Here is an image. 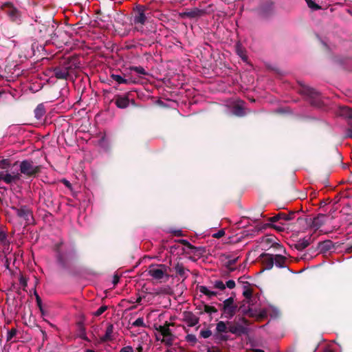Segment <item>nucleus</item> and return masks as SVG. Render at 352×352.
Wrapping results in <instances>:
<instances>
[{
	"instance_id": "nucleus-31",
	"label": "nucleus",
	"mask_w": 352,
	"mask_h": 352,
	"mask_svg": "<svg viewBox=\"0 0 352 352\" xmlns=\"http://www.w3.org/2000/svg\"><path fill=\"white\" fill-rule=\"evenodd\" d=\"M229 260L226 263L225 266L230 272H234L236 268L233 265L237 262L239 257L231 259L230 256H227Z\"/></svg>"
},
{
	"instance_id": "nucleus-36",
	"label": "nucleus",
	"mask_w": 352,
	"mask_h": 352,
	"mask_svg": "<svg viewBox=\"0 0 352 352\" xmlns=\"http://www.w3.org/2000/svg\"><path fill=\"white\" fill-rule=\"evenodd\" d=\"M267 317V311L265 309H262L258 313L256 311V316L254 317L256 320H262Z\"/></svg>"
},
{
	"instance_id": "nucleus-63",
	"label": "nucleus",
	"mask_w": 352,
	"mask_h": 352,
	"mask_svg": "<svg viewBox=\"0 0 352 352\" xmlns=\"http://www.w3.org/2000/svg\"><path fill=\"white\" fill-rule=\"evenodd\" d=\"M273 238L272 237H266L265 239H264V242L267 244H270V243H273Z\"/></svg>"
},
{
	"instance_id": "nucleus-48",
	"label": "nucleus",
	"mask_w": 352,
	"mask_h": 352,
	"mask_svg": "<svg viewBox=\"0 0 352 352\" xmlns=\"http://www.w3.org/2000/svg\"><path fill=\"white\" fill-rule=\"evenodd\" d=\"M204 311L208 314L216 313L217 312V309L212 306H210L208 305H204Z\"/></svg>"
},
{
	"instance_id": "nucleus-27",
	"label": "nucleus",
	"mask_w": 352,
	"mask_h": 352,
	"mask_svg": "<svg viewBox=\"0 0 352 352\" xmlns=\"http://www.w3.org/2000/svg\"><path fill=\"white\" fill-rule=\"evenodd\" d=\"M311 236L308 239L304 238L302 239L299 240L295 245L294 247L298 250H302L309 246L310 244Z\"/></svg>"
},
{
	"instance_id": "nucleus-39",
	"label": "nucleus",
	"mask_w": 352,
	"mask_h": 352,
	"mask_svg": "<svg viewBox=\"0 0 352 352\" xmlns=\"http://www.w3.org/2000/svg\"><path fill=\"white\" fill-rule=\"evenodd\" d=\"M11 161L10 159H3L0 160V168L8 169L10 167Z\"/></svg>"
},
{
	"instance_id": "nucleus-41",
	"label": "nucleus",
	"mask_w": 352,
	"mask_h": 352,
	"mask_svg": "<svg viewBox=\"0 0 352 352\" xmlns=\"http://www.w3.org/2000/svg\"><path fill=\"white\" fill-rule=\"evenodd\" d=\"M130 69L131 71H134L136 73L141 74V75L145 76L147 74V72H146V70L141 66H139V67L133 66V67H130Z\"/></svg>"
},
{
	"instance_id": "nucleus-38",
	"label": "nucleus",
	"mask_w": 352,
	"mask_h": 352,
	"mask_svg": "<svg viewBox=\"0 0 352 352\" xmlns=\"http://www.w3.org/2000/svg\"><path fill=\"white\" fill-rule=\"evenodd\" d=\"M114 20L117 23L123 25L125 23V16L123 14L117 13Z\"/></svg>"
},
{
	"instance_id": "nucleus-20",
	"label": "nucleus",
	"mask_w": 352,
	"mask_h": 352,
	"mask_svg": "<svg viewBox=\"0 0 352 352\" xmlns=\"http://www.w3.org/2000/svg\"><path fill=\"white\" fill-rule=\"evenodd\" d=\"M21 179V174L17 173L14 175H11L8 173H3V181L7 184H11L12 183H16Z\"/></svg>"
},
{
	"instance_id": "nucleus-52",
	"label": "nucleus",
	"mask_w": 352,
	"mask_h": 352,
	"mask_svg": "<svg viewBox=\"0 0 352 352\" xmlns=\"http://www.w3.org/2000/svg\"><path fill=\"white\" fill-rule=\"evenodd\" d=\"M214 287L220 290H224L226 289V285L221 280H216Z\"/></svg>"
},
{
	"instance_id": "nucleus-32",
	"label": "nucleus",
	"mask_w": 352,
	"mask_h": 352,
	"mask_svg": "<svg viewBox=\"0 0 352 352\" xmlns=\"http://www.w3.org/2000/svg\"><path fill=\"white\" fill-rule=\"evenodd\" d=\"M285 218H286V213L278 212V214H275L274 216L269 218L268 221L270 222H272V223L278 222L282 220L285 221Z\"/></svg>"
},
{
	"instance_id": "nucleus-22",
	"label": "nucleus",
	"mask_w": 352,
	"mask_h": 352,
	"mask_svg": "<svg viewBox=\"0 0 352 352\" xmlns=\"http://www.w3.org/2000/svg\"><path fill=\"white\" fill-rule=\"evenodd\" d=\"M274 265H275L277 267L279 268H286L287 267L286 265L287 258L281 254H274Z\"/></svg>"
},
{
	"instance_id": "nucleus-29",
	"label": "nucleus",
	"mask_w": 352,
	"mask_h": 352,
	"mask_svg": "<svg viewBox=\"0 0 352 352\" xmlns=\"http://www.w3.org/2000/svg\"><path fill=\"white\" fill-rule=\"evenodd\" d=\"M45 113V109L43 104H39L37 105L36 109H34V115L35 117L39 120L41 119Z\"/></svg>"
},
{
	"instance_id": "nucleus-8",
	"label": "nucleus",
	"mask_w": 352,
	"mask_h": 352,
	"mask_svg": "<svg viewBox=\"0 0 352 352\" xmlns=\"http://www.w3.org/2000/svg\"><path fill=\"white\" fill-rule=\"evenodd\" d=\"M2 10L9 16L11 21L19 24L21 21V12L10 2H6L1 6Z\"/></svg>"
},
{
	"instance_id": "nucleus-5",
	"label": "nucleus",
	"mask_w": 352,
	"mask_h": 352,
	"mask_svg": "<svg viewBox=\"0 0 352 352\" xmlns=\"http://www.w3.org/2000/svg\"><path fill=\"white\" fill-rule=\"evenodd\" d=\"M168 267L164 264L151 265L147 271L148 274L160 283L167 281L170 275L167 274Z\"/></svg>"
},
{
	"instance_id": "nucleus-26",
	"label": "nucleus",
	"mask_w": 352,
	"mask_h": 352,
	"mask_svg": "<svg viewBox=\"0 0 352 352\" xmlns=\"http://www.w3.org/2000/svg\"><path fill=\"white\" fill-rule=\"evenodd\" d=\"M170 325H173V324L166 322L164 325H160L158 328H157V330L163 336V337L170 336L172 333L170 329H169Z\"/></svg>"
},
{
	"instance_id": "nucleus-51",
	"label": "nucleus",
	"mask_w": 352,
	"mask_h": 352,
	"mask_svg": "<svg viewBox=\"0 0 352 352\" xmlns=\"http://www.w3.org/2000/svg\"><path fill=\"white\" fill-rule=\"evenodd\" d=\"M243 295L246 299L250 300L252 296V289L250 288L245 289L243 292Z\"/></svg>"
},
{
	"instance_id": "nucleus-4",
	"label": "nucleus",
	"mask_w": 352,
	"mask_h": 352,
	"mask_svg": "<svg viewBox=\"0 0 352 352\" xmlns=\"http://www.w3.org/2000/svg\"><path fill=\"white\" fill-rule=\"evenodd\" d=\"M76 67L72 60L67 59L60 63L58 66L52 69L53 75L60 80H67L69 76V72Z\"/></svg>"
},
{
	"instance_id": "nucleus-9",
	"label": "nucleus",
	"mask_w": 352,
	"mask_h": 352,
	"mask_svg": "<svg viewBox=\"0 0 352 352\" xmlns=\"http://www.w3.org/2000/svg\"><path fill=\"white\" fill-rule=\"evenodd\" d=\"M11 209L14 210L16 215L23 219L25 221L26 225L31 224L33 221V212L27 206H21L20 208L16 206H11Z\"/></svg>"
},
{
	"instance_id": "nucleus-34",
	"label": "nucleus",
	"mask_w": 352,
	"mask_h": 352,
	"mask_svg": "<svg viewBox=\"0 0 352 352\" xmlns=\"http://www.w3.org/2000/svg\"><path fill=\"white\" fill-rule=\"evenodd\" d=\"M340 114L343 117L352 119V109L349 107H343L340 109Z\"/></svg>"
},
{
	"instance_id": "nucleus-2",
	"label": "nucleus",
	"mask_w": 352,
	"mask_h": 352,
	"mask_svg": "<svg viewBox=\"0 0 352 352\" xmlns=\"http://www.w3.org/2000/svg\"><path fill=\"white\" fill-rule=\"evenodd\" d=\"M36 25H32L34 30V36L36 40L45 41L46 43L51 41H59L67 32L63 28H58L54 21L41 23L36 21Z\"/></svg>"
},
{
	"instance_id": "nucleus-3",
	"label": "nucleus",
	"mask_w": 352,
	"mask_h": 352,
	"mask_svg": "<svg viewBox=\"0 0 352 352\" xmlns=\"http://www.w3.org/2000/svg\"><path fill=\"white\" fill-rule=\"evenodd\" d=\"M63 243L60 241L54 246L56 263L62 270H69L77 258V251L75 248H63Z\"/></svg>"
},
{
	"instance_id": "nucleus-53",
	"label": "nucleus",
	"mask_w": 352,
	"mask_h": 352,
	"mask_svg": "<svg viewBox=\"0 0 352 352\" xmlns=\"http://www.w3.org/2000/svg\"><path fill=\"white\" fill-rule=\"evenodd\" d=\"M19 283L21 285V286L23 287V290H25V287L28 285L27 278L25 276H23V275H21V276L19 278Z\"/></svg>"
},
{
	"instance_id": "nucleus-43",
	"label": "nucleus",
	"mask_w": 352,
	"mask_h": 352,
	"mask_svg": "<svg viewBox=\"0 0 352 352\" xmlns=\"http://www.w3.org/2000/svg\"><path fill=\"white\" fill-rule=\"evenodd\" d=\"M232 305H236L234 303V300L233 297H230V298L226 299L223 302V304H219V306H221V307L232 306Z\"/></svg>"
},
{
	"instance_id": "nucleus-64",
	"label": "nucleus",
	"mask_w": 352,
	"mask_h": 352,
	"mask_svg": "<svg viewBox=\"0 0 352 352\" xmlns=\"http://www.w3.org/2000/svg\"><path fill=\"white\" fill-rule=\"evenodd\" d=\"M62 182L65 185V186H67L68 188H71L72 187V185H71L70 182L69 181H67V179H63Z\"/></svg>"
},
{
	"instance_id": "nucleus-61",
	"label": "nucleus",
	"mask_w": 352,
	"mask_h": 352,
	"mask_svg": "<svg viewBox=\"0 0 352 352\" xmlns=\"http://www.w3.org/2000/svg\"><path fill=\"white\" fill-rule=\"evenodd\" d=\"M239 320L241 321L243 324L246 326H249L251 323L250 322L246 319L245 317H241L239 318Z\"/></svg>"
},
{
	"instance_id": "nucleus-15",
	"label": "nucleus",
	"mask_w": 352,
	"mask_h": 352,
	"mask_svg": "<svg viewBox=\"0 0 352 352\" xmlns=\"http://www.w3.org/2000/svg\"><path fill=\"white\" fill-rule=\"evenodd\" d=\"M182 317L183 321L185 322L189 327L195 326L199 320V318L191 311H184L182 313Z\"/></svg>"
},
{
	"instance_id": "nucleus-17",
	"label": "nucleus",
	"mask_w": 352,
	"mask_h": 352,
	"mask_svg": "<svg viewBox=\"0 0 352 352\" xmlns=\"http://www.w3.org/2000/svg\"><path fill=\"white\" fill-rule=\"evenodd\" d=\"M237 305L221 307L222 314L221 318L231 319L237 312Z\"/></svg>"
},
{
	"instance_id": "nucleus-25",
	"label": "nucleus",
	"mask_w": 352,
	"mask_h": 352,
	"mask_svg": "<svg viewBox=\"0 0 352 352\" xmlns=\"http://www.w3.org/2000/svg\"><path fill=\"white\" fill-rule=\"evenodd\" d=\"M237 311H240L243 315H248L251 318L256 316V309H253L250 307L246 308L245 305L238 307Z\"/></svg>"
},
{
	"instance_id": "nucleus-6",
	"label": "nucleus",
	"mask_w": 352,
	"mask_h": 352,
	"mask_svg": "<svg viewBox=\"0 0 352 352\" xmlns=\"http://www.w3.org/2000/svg\"><path fill=\"white\" fill-rule=\"evenodd\" d=\"M20 174L28 177H35L41 172V166H35L32 161L23 160L20 164Z\"/></svg>"
},
{
	"instance_id": "nucleus-62",
	"label": "nucleus",
	"mask_w": 352,
	"mask_h": 352,
	"mask_svg": "<svg viewBox=\"0 0 352 352\" xmlns=\"http://www.w3.org/2000/svg\"><path fill=\"white\" fill-rule=\"evenodd\" d=\"M120 280V276L118 274H115L113 278V284L117 285Z\"/></svg>"
},
{
	"instance_id": "nucleus-49",
	"label": "nucleus",
	"mask_w": 352,
	"mask_h": 352,
	"mask_svg": "<svg viewBox=\"0 0 352 352\" xmlns=\"http://www.w3.org/2000/svg\"><path fill=\"white\" fill-rule=\"evenodd\" d=\"M107 308L108 307L106 305L101 306L96 312H94V316L96 317L100 316L107 309Z\"/></svg>"
},
{
	"instance_id": "nucleus-37",
	"label": "nucleus",
	"mask_w": 352,
	"mask_h": 352,
	"mask_svg": "<svg viewBox=\"0 0 352 352\" xmlns=\"http://www.w3.org/2000/svg\"><path fill=\"white\" fill-rule=\"evenodd\" d=\"M174 338L175 336L171 333L170 336H164L161 341L166 346H170L173 344Z\"/></svg>"
},
{
	"instance_id": "nucleus-44",
	"label": "nucleus",
	"mask_w": 352,
	"mask_h": 352,
	"mask_svg": "<svg viewBox=\"0 0 352 352\" xmlns=\"http://www.w3.org/2000/svg\"><path fill=\"white\" fill-rule=\"evenodd\" d=\"M236 53L243 60H247L248 56L245 51L239 45L236 46Z\"/></svg>"
},
{
	"instance_id": "nucleus-57",
	"label": "nucleus",
	"mask_w": 352,
	"mask_h": 352,
	"mask_svg": "<svg viewBox=\"0 0 352 352\" xmlns=\"http://www.w3.org/2000/svg\"><path fill=\"white\" fill-rule=\"evenodd\" d=\"M227 287H228L229 289H233L236 286V284H235V282L233 280H229L226 282V285H225Z\"/></svg>"
},
{
	"instance_id": "nucleus-45",
	"label": "nucleus",
	"mask_w": 352,
	"mask_h": 352,
	"mask_svg": "<svg viewBox=\"0 0 352 352\" xmlns=\"http://www.w3.org/2000/svg\"><path fill=\"white\" fill-rule=\"evenodd\" d=\"M186 340L188 342L191 343L192 345H195L197 343V339L196 336L194 334H188L186 336Z\"/></svg>"
},
{
	"instance_id": "nucleus-35",
	"label": "nucleus",
	"mask_w": 352,
	"mask_h": 352,
	"mask_svg": "<svg viewBox=\"0 0 352 352\" xmlns=\"http://www.w3.org/2000/svg\"><path fill=\"white\" fill-rule=\"evenodd\" d=\"M232 113L235 116H239V117L245 116V111H244L243 108L239 104H236L234 106L233 109H232Z\"/></svg>"
},
{
	"instance_id": "nucleus-23",
	"label": "nucleus",
	"mask_w": 352,
	"mask_h": 352,
	"mask_svg": "<svg viewBox=\"0 0 352 352\" xmlns=\"http://www.w3.org/2000/svg\"><path fill=\"white\" fill-rule=\"evenodd\" d=\"M179 242L182 245H185L187 248L191 250V252L194 254L199 253L201 254L204 252V248L201 247H195L190 244L187 240L180 239Z\"/></svg>"
},
{
	"instance_id": "nucleus-33",
	"label": "nucleus",
	"mask_w": 352,
	"mask_h": 352,
	"mask_svg": "<svg viewBox=\"0 0 352 352\" xmlns=\"http://www.w3.org/2000/svg\"><path fill=\"white\" fill-rule=\"evenodd\" d=\"M199 290L201 293L205 294L206 296H208L209 298H211L212 296H216L217 295V292L210 291L207 287L201 285L199 287Z\"/></svg>"
},
{
	"instance_id": "nucleus-1",
	"label": "nucleus",
	"mask_w": 352,
	"mask_h": 352,
	"mask_svg": "<svg viewBox=\"0 0 352 352\" xmlns=\"http://www.w3.org/2000/svg\"><path fill=\"white\" fill-rule=\"evenodd\" d=\"M147 8L143 5H137L133 9V24L134 25V30L140 32L142 35L145 37L140 38L143 41L141 44L143 46H151L155 42L156 30L155 27L146 23L147 16H146V11Z\"/></svg>"
},
{
	"instance_id": "nucleus-42",
	"label": "nucleus",
	"mask_w": 352,
	"mask_h": 352,
	"mask_svg": "<svg viewBox=\"0 0 352 352\" xmlns=\"http://www.w3.org/2000/svg\"><path fill=\"white\" fill-rule=\"evenodd\" d=\"M308 7L314 10H318L321 9V6L316 3L312 0H305Z\"/></svg>"
},
{
	"instance_id": "nucleus-59",
	"label": "nucleus",
	"mask_w": 352,
	"mask_h": 352,
	"mask_svg": "<svg viewBox=\"0 0 352 352\" xmlns=\"http://www.w3.org/2000/svg\"><path fill=\"white\" fill-rule=\"evenodd\" d=\"M267 226L275 229L276 230H277L278 232H283L284 230V228L282 226H276V225L270 224V223L267 224Z\"/></svg>"
},
{
	"instance_id": "nucleus-30",
	"label": "nucleus",
	"mask_w": 352,
	"mask_h": 352,
	"mask_svg": "<svg viewBox=\"0 0 352 352\" xmlns=\"http://www.w3.org/2000/svg\"><path fill=\"white\" fill-rule=\"evenodd\" d=\"M111 78L113 80L116 81L118 84H126L127 85V84H129L131 82L130 79H126L118 74H112L111 75Z\"/></svg>"
},
{
	"instance_id": "nucleus-16",
	"label": "nucleus",
	"mask_w": 352,
	"mask_h": 352,
	"mask_svg": "<svg viewBox=\"0 0 352 352\" xmlns=\"http://www.w3.org/2000/svg\"><path fill=\"white\" fill-rule=\"evenodd\" d=\"M129 94L127 95H116L114 97V102L117 107L120 109L126 108L129 104Z\"/></svg>"
},
{
	"instance_id": "nucleus-18",
	"label": "nucleus",
	"mask_w": 352,
	"mask_h": 352,
	"mask_svg": "<svg viewBox=\"0 0 352 352\" xmlns=\"http://www.w3.org/2000/svg\"><path fill=\"white\" fill-rule=\"evenodd\" d=\"M318 249L320 250V252L321 253H327V252L333 250L334 245L331 241L326 240L318 243Z\"/></svg>"
},
{
	"instance_id": "nucleus-60",
	"label": "nucleus",
	"mask_w": 352,
	"mask_h": 352,
	"mask_svg": "<svg viewBox=\"0 0 352 352\" xmlns=\"http://www.w3.org/2000/svg\"><path fill=\"white\" fill-rule=\"evenodd\" d=\"M120 352H134V351H133V349L132 346H127L122 347L120 350Z\"/></svg>"
},
{
	"instance_id": "nucleus-46",
	"label": "nucleus",
	"mask_w": 352,
	"mask_h": 352,
	"mask_svg": "<svg viewBox=\"0 0 352 352\" xmlns=\"http://www.w3.org/2000/svg\"><path fill=\"white\" fill-rule=\"evenodd\" d=\"M16 333L17 330L15 328H12L10 330H9L7 334V342L10 341L12 339V338L16 336Z\"/></svg>"
},
{
	"instance_id": "nucleus-7",
	"label": "nucleus",
	"mask_w": 352,
	"mask_h": 352,
	"mask_svg": "<svg viewBox=\"0 0 352 352\" xmlns=\"http://www.w3.org/2000/svg\"><path fill=\"white\" fill-rule=\"evenodd\" d=\"M300 94L308 97L311 105L318 107L320 105L321 101L320 98V94L316 89L309 86L300 84L299 89Z\"/></svg>"
},
{
	"instance_id": "nucleus-11",
	"label": "nucleus",
	"mask_w": 352,
	"mask_h": 352,
	"mask_svg": "<svg viewBox=\"0 0 352 352\" xmlns=\"http://www.w3.org/2000/svg\"><path fill=\"white\" fill-rule=\"evenodd\" d=\"M274 254L269 253H262L259 256V259L263 267L262 271L270 270L272 269L274 263Z\"/></svg>"
},
{
	"instance_id": "nucleus-55",
	"label": "nucleus",
	"mask_w": 352,
	"mask_h": 352,
	"mask_svg": "<svg viewBox=\"0 0 352 352\" xmlns=\"http://www.w3.org/2000/svg\"><path fill=\"white\" fill-rule=\"evenodd\" d=\"M7 239V235L5 232L0 230V243H5Z\"/></svg>"
},
{
	"instance_id": "nucleus-28",
	"label": "nucleus",
	"mask_w": 352,
	"mask_h": 352,
	"mask_svg": "<svg viewBox=\"0 0 352 352\" xmlns=\"http://www.w3.org/2000/svg\"><path fill=\"white\" fill-rule=\"evenodd\" d=\"M77 327L78 336L84 340H89L88 338L86 336L85 327L83 323L81 322H77Z\"/></svg>"
},
{
	"instance_id": "nucleus-21",
	"label": "nucleus",
	"mask_w": 352,
	"mask_h": 352,
	"mask_svg": "<svg viewBox=\"0 0 352 352\" xmlns=\"http://www.w3.org/2000/svg\"><path fill=\"white\" fill-rule=\"evenodd\" d=\"M174 270L177 274V275L179 276L182 278L183 280L187 278L188 270H186L182 263H177L175 267Z\"/></svg>"
},
{
	"instance_id": "nucleus-47",
	"label": "nucleus",
	"mask_w": 352,
	"mask_h": 352,
	"mask_svg": "<svg viewBox=\"0 0 352 352\" xmlns=\"http://www.w3.org/2000/svg\"><path fill=\"white\" fill-rule=\"evenodd\" d=\"M34 295L36 297V305H37L38 307L39 308L42 314H43V306H42L41 298H40V296H38V294L36 293V291L34 292Z\"/></svg>"
},
{
	"instance_id": "nucleus-56",
	"label": "nucleus",
	"mask_w": 352,
	"mask_h": 352,
	"mask_svg": "<svg viewBox=\"0 0 352 352\" xmlns=\"http://www.w3.org/2000/svg\"><path fill=\"white\" fill-rule=\"evenodd\" d=\"M296 212L291 211L288 214L286 213L285 221H291L294 219Z\"/></svg>"
},
{
	"instance_id": "nucleus-10",
	"label": "nucleus",
	"mask_w": 352,
	"mask_h": 352,
	"mask_svg": "<svg viewBox=\"0 0 352 352\" xmlns=\"http://www.w3.org/2000/svg\"><path fill=\"white\" fill-rule=\"evenodd\" d=\"M228 332L236 335V336H241L242 335H247L249 332L248 328L243 326L236 320L233 322L228 321Z\"/></svg>"
},
{
	"instance_id": "nucleus-50",
	"label": "nucleus",
	"mask_w": 352,
	"mask_h": 352,
	"mask_svg": "<svg viewBox=\"0 0 352 352\" xmlns=\"http://www.w3.org/2000/svg\"><path fill=\"white\" fill-rule=\"evenodd\" d=\"M132 326L133 327H144V319L143 318H137L133 323Z\"/></svg>"
},
{
	"instance_id": "nucleus-54",
	"label": "nucleus",
	"mask_w": 352,
	"mask_h": 352,
	"mask_svg": "<svg viewBox=\"0 0 352 352\" xmlns=\"http://www.w3.org/2000/svg\"><path fill=\"white\" fill-rule=\"evenodd\" d=\"M212 335V331L209 329L201 330L200 336L204 338H208Z\"/></svg>"
},
{
	"instance_id": "nucleus-24",
	"label": "nucleus",
	"mask_w": 352,
	"mask_h": 352,
	"mask_svg": "<svg viewBox=\"0 0 352 352\" xmlns=\"http://www.w3.org/2000/svg\"><path fill=\"white\" fill-rule=\"evenodd\" d=\"M113 331V325L112 324H109L105 334L100 338L101 342H107L109 341H111L113 340L112 333Z\"/></svg>"
},
{
	"instance_id": "nucleus-40",
	"label": "nucleus",
	"mask_w": 352,
	"mask_h": 352,
	"mask_svg": "<svg viewBox=\"0 0 352 352\" xmlns=\"http://www.w3.org/2000/svg\"><path fill=\"white\" fill-rule=\"evenodd\" d=\"M102 22H111V16L109 12H103L98 18Z\"/></svg>"
},
{
	"instance_id": "nucleus-19",
	"label": "nucleus",
	"mask_w": 352,
	"mask_h": 352,
	"mask_svg": "<svg viewBox=\"0 0 352 352\" xmlns=\"http://www.w3.org/2000/svg\"><path fill=\"white\" fill-rule=\"evenodd\" d=\"M327 216L324 214H318L313 219L311 226L314 228L318 229L324 224Z\"/></svg>"
},
{
	"instance_id": "nucleus-13",
	"label": "nucleus",
	"mask_w": 352,
	"mask_h": 352,
	"mask_svg": "<svg viewBox=\"0 0 352 352\" xmlns=\"http://www.w3.org/2000/svg\"><path fill=\"white\" fill-rule=\"evenodd\" d=\"M206 13L205 10H201L197 8H194L191 10H188L180 14L182 18L195 19L202 16Z\"/></svg>"
},
{
	"instance_id": "nucleus-12",
	"label": "nucleus",
	"mask_w": 352,
	"mask_h": 352,
	"mask_svg": "<svg viewBox=\"0 0 352 352\" xmlns=\"http://www.w3.org/2000/svg\"><path fill=\"white\" fill-rule=\"evenodd\" d=\"M228 332V322L219 321L217 324L216 333L214 336L219 338L221 340H228V337L223 333Z\"/></svg>"
},
{
	"instance_id": "nucleus-14",
	"label": "nucleus",
	"mask_w": 352,
	"mask_h": 352,
	"mask_svg": "<svg viewBox=\"0 0 352 352\" xmlns=\"http://www.w3.org/2000/svg\"><path fill=\"white\" fill-rule=\"evenodd\" d=\"M274 9V2L271 0H267L261 6L260 14L263 16L267 17L272 14Z\"/></svg>"
},
{
	"instance_id": "nucleus-58",
	"label": "nucleus",
	"mask_w": 352,
	"mask_h": 352,
	"mask_svg": "<svg viewBox=\"0 0 352 352\" xmlns=\"http://www.w3.org/2000/svg\"><path fill=\"white\" fill-rule=\"evenodd\" d=\"M225 235V231L223 230H219L217 233L214 234L212 236L214 238L219 239Z\"/></svg>"
}]
</instances>
